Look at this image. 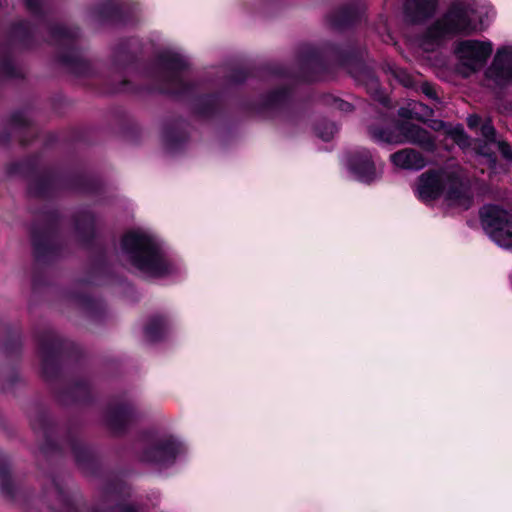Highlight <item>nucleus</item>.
Wrapping results in <instances>:
<instances>
[{"mask_svg": "<svg viewBox=\"0 0 512 512\" xmlns=\"http://www.w3.org/2000/svg\"><path fill=\"white\" fill-rule=\"evenodd\" d=\"M71 140L75 142H83L86 140L85 131L80 128L72 130Z\"/></svg>", "mask_w": 512, "mask_h": 512, "instance_id": "obj_41", "label": "nucleus"}, {"mask_svg": "<svg viewBox=\"0 0 512 512\" xmlns=\"http://www.w3.org/2000/svg\"><path fill=\"white\" fill-rule=\"evenodd\" d=\"M383 70L387 73H390L395 79H397L404 86L408 87L412 84V78H411L410 74L406 70H404L394 64L386 63L385 66L383 67Z\"/></svg>", "mask_w": 512, "mask_h": 512, "instance_id": "obj_33", "label": "nucleus"}, {"mask_svg": "<svg viewBox=\"0 0 512 512\" xmlns=\"http://www.w3.org/2000/svg\"><path fill=\"white\" fill-rule=\"evenodd\" d=\"M480 131L481 135L485 138L487 142L492 143L496 141V129L491 123L486 122L481 124Z\"/></svg>", "mask_w": 512, "mask_h": 512, "instance_id": "obj_36", "label": "nucleus"}, {"mask_svg": "<svg viewBox=\"0 0 512 512\" xmlns=\"http://www.w3.org/2000/svg\"><path fill=\"white\" fill-rule=\"evenodd\" d=\"M269 72L277 76H282L284 74V69L281 67L269 68Z\"/></svg>", "mask_w": 512, "mask_h": 512, "instance_id": "obj_44", "label": "nucleus"}, {"mask_svg": "<svg viewBox=\"0 0 512 512\" xmlns=\"http://www.w3.org/2000/svg\"><path fill=\"white\" fill-rule=\"evenodd\" d=\"M421 92L428 97L429 99L439 101V97L437 95L436 89L433 84L429 82H423L421 84Z\"/></svg>", "mask_w": 512, "mask_h": 512, "instance_id": "obj_38", "label": "nucleus"}, {"mask_svg": "<svg viewBox=\"0 0 512 512\" xmlns=\"http://www.w3.org/2000/svg\"><path fill=\"white\" fill-rule=\"evenodd\" d=\"M367 51L354 40L339 44L324 42L320 48L304 46L298 52L299 73L305 82L322 79L329 73V58L338 66L346 69L357 84L365 87L376 100L383 102L381 84L372 65L366 61Z\"/></svg>", "mask_w": 512, "mask_h": 512, "instance_id": "obj_2", "label": "nucleus"}, {"mask_svg": "<svg viewBox=\"0 0 512 512\" xmlns=\"http://www.w3.org/2000/svg\"><path fill=\"white\" fill-rule=\"evenodd\" d=\"M43 227L34 225V289L38 279L36 264H54L69 254L67 242L61 236L62 214L57 208L42 212Z\"/></svg>", "mask_w": 512, "mask_h": 512, "instance_id": "obj_8", "label": "nucleus"}, {"mask_svg": "<svg viewBox=\"0 0 512 512\" xmlns=\"http://www.w3.org/2000/svg\"><path fill=\"white\" fill-rule=\"evenodd\" d=\"M368 134L371 139L375 142L385 144H399L401 139L397 134V124L394 128L381 127L378 125H370L368 127Z\"/></svg>", "mask_w": 512, "mask_h": 512, "instance_id": "obj_30", "label": "nucleus"}, {"mask_svg": "<svg viewBox=\"0 0 512 512\" xmlns=\"http://www.w3.org/2000/svg\"><path fill=\"white\" fill-rule=\"evenodd\" d=\"M93 14L101 23L125 25L133 19L131 7L114 0L98 4L93 8Z\"/></svg>", "mask_w": 512, "mask_h": 512, "instance_id": "obj_20", "label": "nucleus"}, {"mask_svg": "<svg viewBox=\"0 0 512 512\" xmlns=\"http://www.w3.org/2000/svg\"><path fill=\"white\" fill-rule=\"evenodd\" d=\"M42 353V375L53 385L56 400L63 406H90L95 398L88 379L81 378L71 383H62V369L66 363H78L82 358L80 347L53 329L41 332L34 330V343Z\"/></svg>", "mask_w": 512, "mask_h": 512, "instance_id": "obj_3", "label": "nucleus"}, {"mask_svg": "<svg viewBox=\"0 0 512 512\" xmlns=\"http://www.w3.org/2000/svg\"><path fill=\"white\" fill-rule=\"evenodd\" d=\"M189 123L183 117L166 120L162 129L164 148L169 153L183 150L189 140Z\"/></svg>", "mask_w": 512, "mask_h": 512, "instance_id": "obj_19", "label": "nucleus"}, {"mask_svg": "<svg viewBox=\"0 0 512 512\" xmlns=\"http://www.w3.org/2000/svg\"><path fill=\"white\" fill-rule=\"evenodd\" d=\"M492 52L493 45L490 41L475 39L462 40L455 48V54L467 74H473L483 69Z\"/></svg>", "mask_w": 512, "mask_h": 512, "instance_id": "obj_15", "label": "nucleus"}, {"mask_svg": "<svg viewBox=\"0 0 512 512\" xmlns=\"http://www.w3.org/2000/svg\"><path fill=\"white\" fill-rule=\"evenodd\" d=\"M138 419V410L131 401L109 403L103 412L104 424L113 436L126 434L131 424Z\"/></svg>", "mask_w": 512, "mask_h": 512, "instance_id": "obj_16", "label": "nucleus"}, {"mask_svg": "<svg viewBox=\"0 0 512 512\" xmlns=\"http://www.w3.org/2000/svg\"><path fill=\"white\" fill-rule=\"evenodd\" d=\"M451 135H452L453 139L455 140V142L458 144L461 143L462 141L467 140V135L462 127L455 128L451 132Z\"/></svg>", "mask_w": 512, "mask_h": 512, "instance_id": "obj_40", "label": "nucleus"}, {"mask_svg": "<svg viewBox=\"0 0 512 512\" xmlns=\"http://www.w3.org/2000/svg\"><path fill=\"white\" fill-rule=\"evenodd\" d=\"M168 326L169 320L165 315H153L144 326V336L151 343L160 342L164 339Z\"/></svg>", "mask_w": 512, "mask_h": 512, "instance_id": "obj_28", "label": "nucleus"}, {"mask_svg": "<svg viewBox=\"0 0 512 512\" xmlns=\"http://www.w3.org/2000/svg\"><path fill=\"white\" fill-rule=\"evenodd\" d=\"M337 131L336 124L327 120L319 121L315 126L317 136L326 142L330 141Z\"/></svg>", "mask_w": 512, "mask_h": 512, "instance_id": "obj_32", "label": "nucleus"}, {"mask_svg": "<svg viewBox=\"0 0 512 512\" xmlns=\"http://www.w3.org/2000/svg\"><path fill=\"white\" fill-rule=\"evenodd\" d=\"M44 441L41 451L48 457H62L65 447L71 449L75 463L79 469L91 476H99L101 462L95 450L90 445L81 442L71 421L61 426L56 421L46 418L43 420Z\"/></svg>", "mask_w": 512, "mask_h": 512, "instance_id": "obj_4", "label": "nucleus"}, {"mask_svg": "<svg viewBox=\"0 0 512 512\" xmlns=\"http://www.w3.org/2000/svg\"><path fill=\"white\" fill-rule=\"evenodd\" d=\"M250 76H252V71L250 69L238 67L231 70L227 76V81L232 84H242Z\"/></svg>", "mask_w": 512, "mask_h": 512, "instance_id": "obj_34", "label": "nucleus"}, {"mask_svg": "<svg viewBox=\"0 0 512 512\" xmlns=\"http://www.w3.org/2000/svg\"><path fill=\"white\" fill-rule=\"evenodd\" d=\"M33 137H34V140H35V139H36V133H35V132H34V134H33Z\"/></svg>", "mask_w": 512, "mask_h": 512, "instance_id": "obj_47", "label": "nucleus"}, {"mask_svg": "<svg viewBox=\"0 0 512 512\" xmlns=\"http://www.w3.org/2000/svg\"><path fill=\"white\" fill-rule=\"evenodd\" d=\"M442 170L429 169L418 177L416 194L422 202L439 199L446 188V175Z\"/></svg>", "mask_w": 512, "mask_h": 512, "instance_id": "obj_17", "label": "nucleus"}, {"mask_svg": "<svg viewBox=\"0 0 512 512\" xmlns=\"http://www.w3.org/2000/svg\"><path fill=\"white\" fill-rule=\"evenodd\" d=\"M439 0H404L403 15L407 23L420 25L432 19Z\"/></svg>", "mask_w": 512, "mask_h": 512, "instance_id": "obj_22", "label": "nucleus"}, {"mask_svg": "<svg viewBox=\"0 0 512 512\" xmlns=\"http://www.w3.org/2000/svg\"><path fill=\"white\" fill-rule=\"evenodd\" d=\"M52 493L56 504L50 508L57 512H82V497L79 493L68 491L56 480L52 481Z\"/></svg>", "mask_w": 512, "mask_h": 512, "instance_id": "obj_25", "label": "nucleus"}, {"mask_svg": "<svg viewBox=\"0 0 512 512\" xmlns=\"http://www.w3.org/2000/svg\"><path fill=\"white\" fill-rule=\"evenodd\" d=\"M397 134L401 143L407 141L417 144L427 151H432L435 148V142L430 132L419 125L408 121H399L397 123Z\"/></svg>", "mask_w": 512, "mask_h": 512, "instance_id": "obj_24", "label": "nucleus"}, {"mask_svg": "<svg viewBox=\"0 0 512 512\" xmlns=\"http://www.w3.org/2000/svg\"><path fill=\"white\" fill-rule=\"evenodd\" d=\"M498 151L504 160L512 162V148L508 142L499 141Z\"/></svg>", "mask_w": 512, "mask_h": 512, "instance_id": "obj_37", "label": "nucleus"}, {"mask_svg": "<svg viewBox=\"0 0 512 512\" xmlns=\"http://www.w3.org/2000/svg\"><path fill=\"white\" fill-rule=\"evenodd\" d=\"M415 114L417 113L415 112L413 103H410L408 107H400L398 110V115L405 120L414 119Z\"/></svg>", "mask_w": 512, "mask_h": 512, "instance_id": "obj_39", "label": "nucleus"}, {"mask_svg": "<svg viewBox=\"0 0 512 512\" xmlns=\"http://www.w3.org/2000/svg\"><path fill=\"white\" fill-rule=\"evenodd\" d=\"M362 10L357 2L341 5L327 16L332 29L344 31L354 27L361 21Z\"/></svg>", "mask_w": 512, "mask_h": 512, "instance_id": "obj_23", "label": "nucleus"}, {"mask_svg": "<svg viewBox=\"0 0 512 512\" xmlns=\"http://www.w3.org/2000/svg\"><path fill=\"white\" fill-rule=\"evenodd\" d=\"M136 40L122 38L112 52V65L114 69L123 74L127 70L142 71L153 80L151 85H136L127 78L120 81L108 79L105 81L104 94H141L159 93L174 98L192 97L190 110L192 115L203 120H212L225 116V102L220 92H210L195 95L197 84L186 81L181 73L189 67L188 62L178 53L163 51L157 54L153 64L142 62L135 51L132 50Z\"/></svg>", "mask_w": 512, "mask_h": 512, "instance_id": "obj_1", "label": "nucleus"}, {"mask_svg": "<svg viewBox=\"0 0 512 512\" xmlns=\"http://www.w3.org/2000/svg\"><path fill=\"white\" fill-rule=\"evenodd\" d=\"M71 223L78 242L85 249L92 250L87 276L80 279V283L94 285L97 284V279H107L111 274V268L106 248L95 244L97 237L95 213L88 209L76 211L71 215Z\"/></svg>", "mask_w": 512, "mask_h": 512, "instance_id": "obj_7", "label": "nucleus"}, {"mask_svg": "<svg viewBox=\"0 0 512 512\" xmlns=\"http://www.w3.org/2000/svg\"><path fill=\"white\" fill-rule=\"evenodd\" d=\"M293 89L281 86L260 95L258 100L243 98L238 102V109L246 116H259L273 119L289 114L292 109Z\"/></svg>", "mask_w": 512, "mask_h": 512, "instance_id": "obj_11", "label": "nucleus"}, {"mask_svg": "<svg viewBox=\"0 0 512 512\" xmlns=\"http://www.w3.org/2000/svg\"><path fill=\"white\" fill-rule=\"evenodd\" d=\"M184 451L183 443L174 435H165L147 444L140 454L144 463L171 467Z\"/></svg>", "mask_w": 512, "mask_h": 512, "instance_id": "obj_14", "label": "nucleus"}, {"mask_svg": "<svg viewBox=\"0 0 512 512\" xmlns=\"http://www.w3.org/2000/svg\"><path fill=\"white\" fill-rule=\"evenodd\" d=\"M485 232L500 247L512 250V214L499 205L490 204L480 211Z\"/></svg>", "mask_w": 512, "mask_h": 512, "instance_id": "obj_13", "label": "nucleus"}, {"mask_svg": "<svg viewBox=\"0 0 512 512\" xmlns=\"http://www.w3.org/2000/svg\"><path fill=\"white\" fill-rule=\"evenodd\" d=\"M120 245L131 265L141 273L152 278H163L173 272V264L152 236L140 231H128L121 237Z\"/></svg>", "mask_w": 512, "mask_h": 512, "instance_id": "obj_6", "label": "nucleus"}, {"mask_svg": "<svg viewBox=\"0 0 512 512\" xmlns=\"http://www.w3.org/2000/svg\"><path fill=\"white\" fill-rule=\"evenodd\" d=\"M348 167L361 182L369 184L376 177L375 163L368 149L362 148L352 152L348 157Z\"/></svg>", "mask_w": 512, "mask_h": 512, "instance_id": "obj_21", "label": "nucleus"}, {"mask_svg": "<svg viewBox=\"0 0 512 512\" xmlns=\"http://www.w3.org/2000/svg\"><path fill=\"white\" fill-rule=\"evenodd\" d=\"M130 496V488L123 479H107L100 487L97 502L87 512H140L136 505L121 502Z\"/></svg>", "mask_w": 512, "mask_h": 512, "instance_id": "obj_12", "label": "nucleus"}, {"mask_svg": "<svg viewBox=\"0 0 512 512\" xmlns=\"http://www.w3.org/2000/svg\"><path fill=\"white\" fill-rule=\"evenodd\" d=\"M74 299L91 317L100 318L104 314L105 304L102 300L84 293L75 294Z\"/></svg>", "mask_w": 512, "mask_h": 512, "instance_id": "obj_29", "label": "nucleus"}, {"mask_svg": "<svg viewBox=\"0 0 512 512\" xmlns=\"http://www.w3.org/2000/svg\"><path fill=\"white\" fill-rule=\"evenodd\" d=\"M49 36L56 47L55 60L60 66L75 76L93 75L94 69L91 62L82 57L79 46L81 37L79 27L53 24L49 27Z\"/></svg>", "mask_w": 512, "mask_h": 512, "instance_id": "obj_9", "label": "nucleus"}, {"mask_svg": "<svg viewBox=\"0 0 512 512\" xmlns=\"http://www.w3.org/2000/svg\"><path fill=\"white\" fill-rule=\"evenodd\" d=\"M446 188L445 198L446 200L455 204L469 203L471 198L467 194L463 180L456 173H448L446 175Z\"/></svg>", "mask_w": 512, "mask_h": 512, "instance_id": "obj_27", "label": "nucleus"}, {"mask_svg": "<svg viewBox=\"0 0 512 512\" xmlns=\"http://www.w3.org/2000/svg\"><path fill=\"white\" fill-rule=\"evenodd\" d=\"M26 5L30 7L32 5V0H26Z\"/></svg>", "mask_w": 512, "mask_h": 512, "instance_id": "obj_46", "label": "nucleus"}, {"mask_svg": "<svg viewBox=\"0 0 512 512\" xmlns=\"http://www.w3.org/2000/svg\"><path fill=\"white\" fill-rule=\"evenodd\" d=\"M19 484V480L13 478L8 471L0 469V489L3 493L14 496Z\"/></svg>", "mask_w": 512, "mask_h": 512, "instance_id": "obj_31", "label": "nucleus"}, {"mask_svg": "<svg viewBox=\"0 0 512 512\" xmlns=\"http://www.w3.org/2000/svg\"><path fill=\"white\" fill-rule=\"evenodd\" d=\"M337 108L344 112H351L353 110V105L347 101L336 99Z\"/></svg>", "mask_w": 512, "mask_h": 512, "instance_id": "obj_42", "label": "nucleus"}, {"mask_svg": "<svg viewBox=\"0 0 512 512\" xmlns=\"http://www.w3.org/2000/svg\"><path fill=\"white\" fill-rule=\"evenodd\" d=\"M413 107L415 108L414 120H418L420 122H425L429 117L434 114V111L428 105L421 102H413Z\"/></svg>", "mask_w": 512, "mask_h": 512, "instance_id": "obj_35", "label": "nucleus"}, {"mask_svg": "<svg viewBox=\"0 0 512 512\" xmlns=\"http://www.w3.org/2000/svg\"><path fill=\"white\" fill-rule=\"evenodd\" d=\"M485 76L500 88L512 83V47L502 46L497 49Z\"/></svg>", "mask_w": 512, "mask_h": 512, "instance_id": "obj_18", "label": "nucleus"}, {"mask_svg": "<svg viewBox=\"0 0 512 512\" xmlns=\"http://www.w3.org/2000/svg\"><path fill=\"white\" fill-rule=\"evenodd\" d=\"M37 155L34 152V198L55 199L63 192L96 196L103 191L97 177L78 170L48 169L38 173Z\"/></svg>", "mask_w": 512, "mask_h": 512, "instance_id": "obj_5", "label": "nucleus"}, {"mask_svg": "<svg viewBox=\"0 0 512 512\" xmlns=\"http://www.w3.org/2000/svg\"><path fill=\"white\" fill-rule=\"evenodd\" d=\"M33 8H34V17H35L40 12V1L39 0H34Z\"/></svg>", "mask_w": 512, "mask_h": 512, "instance_id": "obj_45", "label": "nucleus"}, {"mask_svg": "<svg viewBox=\"0 0 512 512\" xmlns=\"http://www.w3.org/2000/svg\"><path fill=\"white\" fill-rule=\"evenodd\" d=\"M481 122V118L479 116H471L468 118V127L473 129L475 127H477Z\"/></svg>", "mask_w": 512, "mask_h": 512, "instance_id": "obj_43", "label": "nucleus"}, {"mask_svg": "<svg viewBox=\"0 0 512 512\" xmlns=\"http://www.w3.org/2000/svg\"><path fill=\"white\" fill-rule=\"evenodd\" d=\"M391 162L402 169L420 170L425 167L423 154L413 148H405L390 155Z\"/></svg>", "mask_w": 512, "mask_h": 512, "instance_id": "obj_26", "label": "nucleus"}, {"mask_svg": "<svg viewBox=\"0 0 512 512\" xmlns=\"http://www.w3.org/2000/svg\"><path fill=\"white\" fill-rule=\"evenodd\" d=\"M474 31L467 6L462 2H452L446 12L435 20L423 34V40L430 45H438L457 35H468Z\"/></svg>", "mask_w": 512, "mask_h": 512, "instance_id": "obj_10", "label": "nucleus"}]
</instances>
